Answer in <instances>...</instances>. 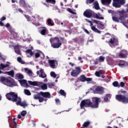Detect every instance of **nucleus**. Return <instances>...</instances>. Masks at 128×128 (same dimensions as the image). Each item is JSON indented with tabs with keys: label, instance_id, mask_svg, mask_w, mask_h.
<instances>
[{
	"label": "nucleus",
	"instance_id": "24",
	"mask_svg": "<svg viewBox=\"0 0 128 128\" xmlns=\"http://www.w3.org/2000/svg\"><path fill=\"white\" fill-rule=\"evenodd\" d=\"M93 4L94 5V8L95 10H100V5L98 1H96L94 2Z\"/></svg>",
	"mask_w": 128,
	"mask_h": 128
},
{
	"label": "nucleus",
	"instance_id": "59",
	"mask_svg": "<svg viewBox=\"0 0 128 128\" xmlns=\"http://www.w3.org/2000/svg\"><path fill=\"white\" fill-rule=\"evenodd\" d=\"M6 20V18L4 16H2L1 18L2 22H4V20Z\"/></svg>",
	"mask_w": 128,
	"mask_h": 128
},
{
	"label": "nucleus",
	"instance_id": "51",
	"mask_svg": "<svg viewBox=\"0 0 128 128\" xmlns=\"http://www.w3.org/2000/svg\"><path fill=\"white\" fill-rule=\"evenodd\" d=\"M99 60H100V62H104V57H102V56H100L99 57Z\"/></svg>",
	"mask_w": 128,
	"mask_h": 128
},
{
	"label": "nucleus",
	"instance_id": "43",
	"mask_svg": "<svg viewBox=\"0 0 128 128\" xmlns=\"http://www.w3.org/2000/svg\"><path fill=\"white\" fill-rule=\"evenodd\" d=\"M50 75L51 76H52L54 78H56V76H57L56 74V73L54 72H51L50 73Z\"/></svg>",
	"mask_w": 128,
	"mask_h": 128
},
{
	"label": "nucleus",
	"instance_id": "17",
	"mask_svg": "<svg viewBox=\"0 0 128 128\" xmlns=\"http://www.w3.org/2000/svg\"><path fill=\"white\" fill-rule=\"evenodd\" d=\"M4 74H8V76H10L12 78L14 76V70H12L10 72H6Z\"/></svg>",
	"mask_w": 128,
	"mask_h": 128
},
{
	"label": "nucleus",
	"instance_id": "23",
	"mask_svg": "<svg viewBox=\"0 0 128 128\" xmlns=\"http://www.w3.org/2000/svg\"><path fill=\"white\" fill-rule=\"evenodd\" d=\"M47 22L48 26H54V22L50 18H48L47 20Z\"/></svg>",
	"mask_w": 128,
	"mask_h": 128
},
{
	"label": "nucleus",
	"instance_id": "41",
	"mask_svg": "<svg viewBox=\"0 0 128 128\" xmlns=\"http://www.w3.org/2000/svg\"><path fill=\"white\" fill-rule=\"evenodd\" d=\"M17 60L18 62H20V64H24V62L22 61V58L20 57H18L17 58Z\"/></svg>",
	"mask_w": 128,
	"mask_h": 128
},
{
	"label": "nucleus",
	"instance_id": "22",
	"mask_svg": "<svg viewBox=\"0 0 128 128\" xmlns=\"http://www.w3.org/2000/svg\"><path fill=\"white\" fill-rule=\"evenodd\" d=\"M40 74L39 76L40 78H46V74H44L42 70H40Z\"/></svg>",
	"mask_w": 128,
	"mask_h": 128
},
{
	"label": "nucleus",
	"instance_id": "12",
	"mask_svg": "<svg viewBox=\"0 0 128 128\" xmlns=\"http://www.w3.org/2000/svg\"><path fill=\"white\" fill-rule=\"evenodd\" d=\"M119 13V20H124L126 16H124V14H126V12L124 10H121L118 12Z\"/></svg>",
	"mask_w": 128,
	"mask_h": 128
},
{
	"label": "nucleus",
	"instance_id": "4",
	"mask_svg": "<svg viewBox=\"0 0 128 128\" xmlns=\"http://www.w3.org/2000/svg\"><path fill=\"white\" fill-rule=\"evenodd\" d=\"M50 42L53 48H58L62 46V42H60V38L58 36L51 38L50 39Z\"/></svg>",
	"mask_w": 128,
	"mask_h": 128
},
{
	"label": "nucleus",
	"instance_id": "34",
	"mask_svg": "<svg viewBox=\"0 0 128 128\" xmlns=\"http://www.w3.org/2000/svg\"><path fill=\"white\" fill-rule=\"evenodd\" d=\"M26 54H28L31 56L34 55V52H32V50H30V49L27 50L26 51Z\"/></svg>",
	"mask_w": 128,
	"mask_h": 128
},
{
	"label": "nucleus",
	"instance_id": "42",
	"mask_svg": "<svg viewBox=\"0 0 128 128\" xmlns=\"http://www.w3.org/2000/svg\"><path fill=\"white\" fill-rule=\"evenodd\" d=\"M96 0H86V4H92V2H94Z\"/></svg>",
	"mask_w": 128,
	"mask_h": 128
},
{
	"label": "nucleus",
	"instance_id": "58",
	"mask_svg": "<svg viewBox=\"0 0 128 128\" xmlns=\"http://www.w3.org/2000/svg\"><path fill=\"white\" fill-rule=\"evenodd\" d=\"M72 40L74 42H78V38H74Z\"/></svg>",
	"mask_w": 128,
	"mask_h": 128
},
{
	"label": "nucleus",
	"instance_id": "15",
	"mask_svg": "<svg viewBox=\"0 0 128 128\" xmlns=\"http://www.w3.org/2000/svg\"><path fill=\"white\" fill-rule=\"evenodd\" d=\"M56 60H48V62L49 64V66L52 68H56Z\"/></svg>",
	"mask_w": 128,
	"mask_h": 128
},
{
	"label": "nucleus",
	"instance_id": "7",
	"mask_svg": "<svg viewBox=\"0 0 128 128\" xmlns=\"http://www.w3.org/2000/svg\"><path fill=\"white\" fill-rule=\"evenodd\" d=\"M113 6L115 8H120V4H124L126 0H113Z\"/></svg>",
	"mask_w": 128,
	"mask_h": 128
},
{
	"label": "nucleus",
	"instance_id": "20",
	"mask_svg": "<svg viewBox=\"0 0 128 128\" xmlns=\"http://www.w3.org/2000/svg\"><path fill=\"white\" fill-rule=\"evenodd\" d=\"M8 66H10V64H6L4 65L3 64H1L0 66V74H2V70H0L2 69V68H8Z\"/></svg>",
	"mask_w": 128,
	"mask_h": 128
},
{
	"label": "nucleus",
	"instance_id": "36",
	"mask_svg": "<svg viewBox=\"0 0 128 128\" xmlns=\"http://www.w3.org/2000/svg\"><path fill=\"white\" fill-rule=\"evenodd\" d=\"M60 94H61V96H66V93L64 92V90H60Z\"/></svg>",
	"mask_w": 128,
	"mask_h": 128
},
{
	"label": "nucleus",
	"instance_id": "1",
	"mask_svg": "<svg viewBox=\"0 0 128 128\" xmlns=\"http://www.w3.org/2000/svg\"><path fill=\"white\" fill-rule=\"evenodd\" d=\"M102 102L100 98L98 97H92V102L90 99L84 100L81 101L80 108L81 110L84 109V108H98L100 102Z\"/></svg>",
	"mask_w": 128,
	"mask_h": 128
},
{
	"label": "nucleus",
	"instance_id": "44",
	"mask_svg": "<svg viewBox=\"0 0 128 128\" xmlns=\"http://www.w3.org/2000/svg\"><path fill=\"white\" fill-rule=\"evenodd\" d=\"M18 82L21 85L24 84H26V80H19Z\"/></svg>",
	"mask_w": 128,
	"mask_h": 128
},
{
	"label": "nucleus",
	"instance_id": "29",
	"mask_svg": "<svg viewBox=\"0 0 128 128\" xmlns=\"http://www.w3.org/2000/svg\"><path fill=\"white\" fill-rule=\"evenodd\" d=\"M46 2L47 4H56V0H46Z\"/></svg>",
	"mask_w": 128,
	"mask_h": 128
},
{
	"label": "nucleus",
	"instance_id": "30",
	"mask_svg": "<svg viewBox=\"0 0 128 128\" xmlns=\"http://www.w3.org/2000/svg\"><path fill=\"white\" fill-rule=\"evenodd\" d=\"M24 70L25 72H26L28 76H30V74H32V70H30L28 68H24Z\"/></svg>",
	"mask_w": 128,
	"mask_h": 128
},
{
	"label": "nucleus",
	"instance_id": "33",
	"mask_svg": "<svg viewBox=\"0 0 128 128\" xmlns=\"http://www.w3.org/2000/svg\"><path fill=\"white\" fill-rule=\"evenodd\" d=\"M112 85L114 86L115 88H120V86L118 84V82L117 81H115L112 83Z\"/></svg>",
	"mask_w": 128,
	"mask_h": 128
},
{
	"label": "nucleus",
	"instance_id": "50",
	"mask_svg": "<svg viewBox=\"0 0 128 128\" xmlns=\"http://www.w3.org/2000/svg\"><path fill=\"white\" fill-rule=\"evenodd\" d=\"M26 114V111L22 110L21 112V116H25Z\"/></svg>",
	"mask_w": 128,
	"mask_h": 128
},
{
	"label": "nucleus",
	"instance_id": "8",
	"mask_svg": "<svg viewBox=\"0 0 128 128\" xmlns=\"http://www.w3.org/2000/svg\"><path fill=\"white\" fill-rule=\"evenodd\" d=\"M81 70L80 67L77 66L75 68V70H73L71 72L72 76H78L80 74Z\"/></svg>",
	"mask_w": 128,
	"mask_h": 128
},
{
	"label": "nucleus",
	"instance_id": "39",
	"mask_svg": "<svg viewBox=\"0 0 128 128\" xmlns=\"http://www.w3.org/2000/svg\"><path fill=\"white\" fill-rule=\"evenodd\" d=\"M24 92L25 94H26V96H30V94H32L30 93V92L28 90L25 89L24 90Z\"/></svg>",
	"mask_w": 128,
	"mask_h": 128
},
{
	"label": "nucleus",
	"instance_id": "38",
	"mask_svg": "<svg viewBox=\"0 0 128 128\" xmlns=\"http://www.w3.org/2000/svg\"><path fill=\"white\" fill-rule=\"evenodd\" d=\"M18 80H22L24 78V75L21 74H16Z\"/></svg>",
	"mask_w": 128,
	"mask_h": 128
},
{
	"label": "nucleus",
	"instance_id": "52",
	"mask_svg": "<svg viewBox=\"0 0 128 128\" xmlns=\"http://www.w3.org/2000/svg\"><path fill=\"white\" fill-rule=\"evenodd\" d=\"M83 30L85 32H86V34H90V32H88V30L86 28H83Z\"/></svg>",
	"mask_w": 128,
	"mask_h": 128
},
{
	"label": "nucleus",
	"instance_id": "47",
	"mask_svg": "<svg viewBox=\"0 0 128 128\" xmlns=\"http://www.w3.org/2000/svg\"><path fill=\"white\" fill-rule=\"evenodd\" d=\"M48 88H52L53 86H54V83H48Z\"/></svg>",
	"mask_w": 128,
	"mask_h": 128
},
{
	"label": "nucleus",
	"instance_id": "10",
	"mask_svg": "<svg viewBox=\"0 0 128 128\" xmlns=\"http://www.w3.org/2000/svg\"><path fill=\"white\" fill-rule=\"evenodd\" d=\"M78 80H80V82H92V78H86V76L82 74L81 75L79 78H78Z\"/></svg>",
	"mask_w": 128,
	"mask_h": 128
},
{
	"label": "nucleus",
	"instance_id": "40",
	"mask_svg": "<svg viewBox=\"0 0 128 128\" xmlns=\"http://www.w3.org/2000/svg\"><path fill=\"white\" fill-rule=\"evenodd\" d=\"M100 74H102V71L100 70L96 71L95 72V75L96 76H98V78H100Z\"/></svg>",
	"mask_w": 128,
	"mask_h": 128
},
{
	"label": "nucleus",
	"instance_id": "9",
	"mask_svg": "<svg viewBox=\"0 0 128 128\" xmlns=\"http://www.w3.org/2000/svg\"><path fill=\"white\" fill-rule=\"evenodd\" d=\"M104 89L103 87L98 86L96 87L94 90V94H104Z\"/></svg>",
	"mask_w": 128,
	"mask_h": 128
},
{
	"label": "nucleus",
	"instance_id": "28",
	"mask_svg": "<svg viewBox=\"0 0 128 128\" xmlns=\"http://www.w3.org/2000/svg\"><path fill=\"white\" fill-rule=\"evenodd\" d=\"M40 54H42V52L41 51H38V52L35 54V58H38L40 57Z\"/></svg>",
	"mask_w": 128,
	"mask_h": 128
},
{
	"label": "nucleus",
	"instance_id": "48",
	"mask_svg": "<svg viewBox=\"0 0 128 128\" xmlns=\"http://www.w3.org/2000/svg\"><path fill=\"white\" fill-rule=\"evenodd\" d=\"M20 4H22V6H24L26 4V1H24V0H20Z\"/></svg>",
	"mask_w": 128,
	"mask_h": 128
},
{
	"label": "nucleus",
	"instance_id": "53",
	"mask_svg": "<svg viewBox=\"0 0 128 128\" xmlns=\"http://www.w3.org/2000/svg\"><path fill=\"white\" fill-rule=\"evenodd\" d=\"M40 57L41 58L42 60H44L45 56H44V52H42V54H40Z\"/></svg>",
	"mask_w": 128,
	"mask_h": 128
},
{
	"label": "nucleus",
	"instance_id": "37",
	"mask_svg": "<svg viewBox=\"0 0 128 128\" xmlns=\"http://www.w3.org/2000/svg\"><path fill=\"white\" fill-rule=\"evenodd\" d=\"M112 20H114V22H120V18L116 17V16H113L112 18Z\"/></svg>",
	"mask_w": 128,
	"mask_h": 128
},
{
	"label": "nucleus",
	"instance_id": "25",
	"mask_svg": "<svg viewBox=\"0 0 128 128\" xmlns=\"http://www.w3.org/2000/svg\"><path fill=\"white\" fill-rule=\"evenodd\" d=\"M91 30H92L93 32H97V34H100V30L97 29L94 26H91Z\"/></svg>",
	"mask_w": 128,
	"mask_h": 128
},
{
	"label": "nucleus",
	"instance_id": "45",
	"mask_svg": "<svg viewBox=\"0 0 128 128\" xmlns=\"http://www.w3.org/2000/svg\"><path fill=\"white\" fill-rule=\"evenodd\" d=\"M67 10L70 14H76V13L75 12H74L72 11V9H70V8H68Z\"/></svg>",
	"mask_w": 128,
	"mask_h": 128
},
{
	"label": "nucleus",
	"instance_id": "21",
	"mask_svg": "<svg viewBox=\"0 0 128 128\" xmlns=\"http://www.w3.org/2000/svg\"><path fill=\"white\" fill-rule=\"evenodd\" d=\"M42 28H43L41 30L40 33L42 36H46V30L48 29L46 27H42Z\"/></svg>",
	"mask_w": 128,
	"mask_h": 128
},
{
	"label": "nucleus",
	"instance_id": "26",
	"mask_svg": "<svg viewBox=\"0 0 128 128\" xmlns=\"http://www.w3.org/2000/svg\"><path fill=\"white\" fill-rule=\"evenodd\" d=\"M128 54L124 53H120L118 54V56L120 58H126Z\"/></svg>",
	"mask_w": 128,
	"mask_h": 128
},
{
	"label": "nucleus",
	"instance_id": "16",
	"mask_svg": "<svg viewBox=\"0 0 128 128\" xmlns=\"http://www.w3.org/2000/svg\"><path fill=\"white\" fill-rule=\"evenodd\" d=\"M101 2L104 6H110L112 2V0H101Z\"/></svg>",
	"mask_w": 128,
	"mask_h": 128
},
{
	"label": "nucleus",
	"instance_id": "3",
	"mask_svg": "<svg viewBox=\"0 0 128 128\" xmlns=\"http://www.w3.org/2000/svg\"><path fill=\"white\" fill-rule=\"evenodd\" d=\"M84 16L87 18H90L92 17L94 18H97V20H104V18L102 16H100L98 15V14H96L94 12L92 11L90 9L86 10L84 14Z\"/></svg>",
	"mask_w": 128,
	"mask_h": 128
},
{
	"label": "nucleus",
	"instance_id": "35",
	"mask_svg": "<svg viewBox=\"0 0 128 128\" xmlns=\"http://www.w3.org/2000/svg\"><path fill=\"white\" fill-rule=\"evenodd\" d=\"M116 38H111L110 40L108 42V44H114V40Z\"/></svg>",
	"mask_w": 128,
	"mask_h": 128
},
{
	"label": "nucleus",
	"instance_id": "60",
	"mask_svg": "<svg viewBox=\"0 0 128 128\" xmlns=\"http://www.w3.org/2000/svg\"><path fill=\"white\" fill-rule=\"evenodd\" d=\"M25 6H26V8H32V6H30L28 4H26Z\"/></svg>",
	"mask_w": 128,
	"mask_h": 128
},
{
	"label": "nucleus",
	"instance_id": "14",
	"mask_svg": "<svg viewBox=\"0 0 128 128\" xmlns=\"http://www.w3.org/2000/svg\"><path fill=\"white\" fill-rule=\"evenodd\" d=\"M14 50L16 54H19V56H22V53L20 52V45L17 44L14 46Z\"/></svg>",
	"mask_w": 128,
	"mask_h": 128
},
{
	"label": "nucleus",
	"instance_id": "5",
	"mask_svg": "<svg viewBox=\"0 0 128 128\" xmlns=\"http://www.w3.org/2000/svg\"><path fill=\"white\" fill-rule=\"evenodd\" d=\"M6 96L8 100L13 102H16L20 97L18 96V94L14 92H10L6 93Z\"/></svg>",
	"mask_w": 128,
	"mask_h": 128
},
{
	"label": "nucleus",
	"instance_id": "54",
	"mask_svg": "<svg viewBox=\"0 0 128 128\" xmlns=\"http://www.w3.org/2000/svg\"><path fill=\"white\" fill-rule=\"evenodd\" d=\"M120 86H121V88H124V82H120Z\"/></svg>",
	"mask_w": 128,
	"mask_h": 128
},
{
	"label": "nucleus",
	"instance_id": "19",
	"mask_svg": "<svg viewBox=\"0 0 128 128\" xmlns=\"http://www.w3.org/2000/svg\"><path fill=\"white\" fill-rule=\"evenodd\" d=\"M28 83L29 84H30V86H38V83L36 81H28Z\"/></svg>",
	"mask_w": 128,
	"mask_h": 128
},
{
	"label": "nucleus",
	"instance_id": "46",
	"mask_svg": "<svg viewBox=\"0 0 128 128\" xmlns=\"http://www.w3.org/2000/svg\"><path fill=\"white\" fill-rule=\"evenodd\" d=\"M41 88H42L43 90H48V86L46 84H44L41 86Z\"/></svg>",
	"mask_w": 128,
	"mask_h": 128
},
{
	"label": "nucleus",
	"instance_id": "62",
	"mask_svg": "<svg viewBox=\"0 0 128 128\" xmlns=\"http://www.w3.org/2000/svg\"><path fill=\"white\" fill-rule=\"evenodd\" d=\"M10 24L9 23H7V24H6L5 26H6V28H10Z\"/></svg>",
	"mask_w": 128,
	"mask_h": 128
},
{
	"label": "nucleus",
	"instance_id": "56",
	"mask_svg": "<svg viewBox=\"0 0 128 128\" xmlns=\"http://www.w3.org/2000/svg\"><path fill=\"white\" fill-rule=\"evenodd\" d=\"M26 16V18L27 19V20L28 22H30V16Z\"/></svg>",
	"mask_w": 128,
	"mask_h": 128
},
{
	"label": "nucleus",
	"instance_id": "63",
	"mask_svg": "<svg viewBox=\"0 0 128 128\" xmlns=\"http://www.w3.org/2000/svg\"><path fill=\"white\" fill-rule=\"evenodd\" d=\"M0 26H4V24L2 22H0Z\"/></svg>",
	"mask_w": 128,
	"mask_h": 128
},
{
	"label": "nucleus",
	"instance_id": "32",
	"mask_svg": "<svg viewBox=\"0 0 128 128\" xmlns=\"http://www.w3.org/2000/svg\"><path fill=\"white\" fill-rule=\"evenodd\" d=\"M40 92L38 93L36 95H34V100H39L40 98Z\"/></svg>",
	"mask_w": 128,
	"mask_h": 128
},
{
	"label": "nucleus",
	"instance_id": "61",
	"mask_svg": "<svg viewBox=\"0 0 128 128\" xmlns=\"http://www.w3.org/2000/svg\"><path fill=\"white\" fill-rule=\"evenodd\" d=\"M24 84H25L26 88H28L29 85H28V84L27 81H26V83H25Z\"/></svg>",
	"mask_w": 128,
	"mask_h": 128
},
{
	"label": "nucleus",
	"instance_id": "64",
	"mask_svg": "<svg viewBox=\"0 0 128 128\" xmlns=\"http://www.w3.org/2000/svg\"><path fill=\"white\" fill-rule=\"evenodd\" d=\"M69 64H70V66H74V64H73L72 62H70L69 63Z\"/></svg>",
	"mask_w": 128,
	"mask_h": 128
},
{
	"label": "nucleus",
	"instance_id": "18",
	"mask_svg": "<svg viewBox=\"0 0 128 128\" xmlns=\"http://www.w3.org/2000/svg\"><path fill=\"white\" fill-rule=\"evenodd\" d=\"M93 22L94 24H100V26L102 28H104V24H102V22L98 21L96 20H93Z\"/></svg>",
	"mask_w": 128,
	"mask_h": 128
},
{
	"label": "nucleus",
	"instance_id": "13",
	"mask_svg": "<svg viewBox=\"0 0 128 128\" xmlns=\"http://www.w3.org/2000/svg\"><path fill=\"white\" fill-rule=\"evenodd\" d=\"M40 94L42 98H50V93L48 92H40Z\"/></svg>",
	"mask_w": 128,
	"mask_h": 128
},
{
	"label": "nucleus",
	"instance_id": "11",
	"mask_svg": "<svg viewBox=\"0 0 128 128\" xmlns=\"http://www.w3.org/2000/svg\"><path fill=\"white\" fill-rule=\"evenodd\" d=\"M16 104L17 106H23V108H26V106H28V104H26V102H22V98H20V97L19 98V99H18V100L16 102Z\"/></svg>",
	"mask_w": 128,
	"mask_h": 128
},
{
	"label": "nucleus",
	"instance_id": "2",
	"mask_svg": "<svg viewBox=\"0 0 128 128\" xmlns=\"http://www.w3.org/2000/svg\"><path fill=\"white\" fill-rule=\"evenodd\" d=\"M0 82H6V85L9 88H14V86H18V84L16 81L12 78V77H4L0 78Z\"/></svg>",
	"mask_w": 128,
	"mask_h": 128
},
{
	"label": "nucleus",
	"instance_id": "27",
	"mask_svg": "<svg viewBox=\"0 0 128 128\" xmlns=\"http://www.w3.org/2000/svg\"><path fill=\"white\" fill-rule=\"evenodd\" d=\"M112 96V95H110V94H107L106 96V97L104 98V102H108V98H110V97Z\"/></svg>",
	"mask_w": 128,
	"mask_h": 128
},
{
	"label": "nucleus",
	"instance_id": "55",
	"mask_svg": "<svg viewBox=\"0 0 128 128\" xmlns=\"http://www.w3.org/2000/svg\"><path fill=\"white\" fill-rule=\"evenodd\" d=\"M120 92H121L122 94H126V91H124V90H121L120 91Z\"/></svg>",
	"mask_w": 128,
	"mask_h": 128
},
{
	"label": "nucleus",
	"instance_id": "31",
	"mask_svg": "<svg viewBox=\"0 0 128 128\" xmlns=\"http://www.w3.org/2000/svg\"><path fill=\"white\" fill-rule=\"evenodd\" d=\"M90 124V121L86 122L83 124V127L88 128V126H89Z\"/></svg>",
	"mask_w": 128,
	"mask_h": 128
},
{
	"label": "nucleus",
	"instance_id": "6",
	"mask_svg": "<svg viewBox=\"0 0 128 128\" xmlns=\"http://www.w3.org/2000/svg\"><path fill=\"white\" fill-rule=\"evenodd\" d=\"M116 98L118 102H121L123 104H128V94L126 96L122 94H117L116 96Z\"/></svg>",
	"mask_w": 128,
	"mask_h": 128
},
{
	"label": "nucleus",
	"instance_id": "57",
	"mask_svg": "<svg viewBox=\"0 0 128 128\" xmlns=\"http://www.w3.org/2000/svg\"><path fill=\"white\" fill-rule=\"evenodd\" d=\"M56 102V104H60V100L59 99H56L55 100Z\"/></svg>",
	"mask_w": 128,
	"mask_h": 128
},
{
	"label": "nucleus",
	"instance_id": "49",
	"mask_svg": "<svg viewBox=\"0 0 128 128\" xmlns=\"http://www.w3.org/2000/svg\"><path fill=\"white\" fill-rule=\"evenodd\" d=\"M47 100L46 99H44V98L42 97H40L38 99V101H39V102H44V100Z\"/></svg>",
	"mask_w": 128,
	"mask_h": 128
}]
</instances>
